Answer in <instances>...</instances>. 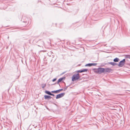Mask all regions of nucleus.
<instances>
[{
	"instance_id": "5",
	"label": "nucleus",
	"mask_w": 130,
	"mask_h": 130,
	"mask_svg": "<svg viewBox=\"0 0 130 130\" xmlns=\"http://www.w3.org/2000/svg\"><path fill=\"white\" fill-rule=\"evenodd\" d=\"M88 70V69H84L83 70H78L76 71V72L78 73H82L84 72H87Z\"/></svg>"
},
{
	"instance_id": "14",
	"label": "nucleus",
	"mask_w": 130,
	"mask_h": 130,
	"mask_svg": "<svg viewBox=\"0 0 130 130\" xmlns=\"http://www.w3.org/2000/svg\"><path fill=\"white\" fill-rule=\"evenodd\" d=\"M51 92H50V91H47V90H46L45 91V93L49 95H50L51 94Z\"/></svg>"
},
{
	"instance_id": "21",
	"label": "nucleus",
	"mask_w": 130,
	"mask_h": 130,
	"mask_svg": "<svg viewBox=\"0 0 130 130\" xmlns=\"http://www.w3.org/2000/svg\"><path fill=\"white\" fill-rule=\"evenodd\" d=\"M65 73V72H63L61 74V75H62V74H64Z\"/></svg>"
},
{
	"instance_id": "8",
	"label": "nucleus",
	"mask_w": 130,
	"mask_h": 130,
	"mask_svg": "<svg viewBox=\"0 0 130 130\" xmlns=\"http://www.w3.org/2000/svg\"><path fill=\"white\" fill-rule=\"evenodd\" d=\"M44 97L45 99L48 100L51 99L52 98V97L51 96L47 95H45L44 96Z\"/></svg>"
},
{
	"instance_id": "6",
	"label": "nucleus",
	"mask_w": 130,
	"mask_h": 130,
	"mask_svg": "<svg viewBox=\"0 0 130 130\" xmlns=\"http://www.w3.org/2000/svg\"><path fill=\"white\" fill-rule=\"evenodd\" d=\"M63 90V89H61L56 90L52 91H51V92L54 93H58L60 91Z\"/></svg>"
},
{
	"instance_id": "12",
	"label": "nucleus",
	"mask_w": 130,
	"mask_h": 130,
	"mask_svg": "<svg viewBox=\"0 0 130 130\" xmlns=\"http://www.w3.org/2000/svg\"><path fill=\"white\" fill-rule=\"evenodd\" d=\"M93 70L94 72L98 74V69H94Z\"/></svg>"
},
{
	"instance_id": "7",
	"label": "nucleus",
	"mask_w": 130,
	"mask_h": 130,
	"mask_svg": "<svg viewBox=\"0 0 130 130\" xmlns=\"http://www.w3.org/2000/svg\"><path fill=\"white\" fill-rule=\"evenodd\" d=\"M97 64V63H89L86 64L85 66L91 67L92 66H95Z\"/></svg>"
},
{
	"instance_id": "11",
	"label": "nucleus",
	"mask_w": 130,
	"mask_h": 130,
	"mask_svg": "<svg viewBox=\"0 0 130 130\" xmlns=\"http://www.w3.org/2000/svg\"><path fill=\"white\" fill-rule=\"evenodd\" d=\"M66 78V77L65 76L63 77H62L60 78H59L58 80L60 82L61 81H62L63 80H64Z\"/></svg>"
},
{
	"instance_id": "4",
	"label": "nucleus",
	"mask_w": 130,
	"mask_h": 130,
	"mask_svg": "<svg viewBox=\"0 0 130 130\" xmlns=\"http://www.w3.org/2000/svg\"><path fill=\"white\" fill-rule=\"evenodd\" d=\"M64 92L62 93L57 95L56 99H57L63 97L65 95Z\"/></svg>"
},
{
	"instance_id": "18",
	"label": "nucleus",
	"mask_w": 130,
	"mask_h": 130,
	"mask_svg": "<svg viewBox=\"0 0 130 130\" xmlns=\"http://www.w3.org/2000/svg\"><path fill=\"white\" fill-rule=\"evenodd\" d=\"M56 79H57V78H55L52 80V81L53 82H54L56 80Z\"/></svg>"
},
{
	"instance_id": "13",
	"label": "nucleus",
	"mask_w": 130,
	"mask_h": 130,
	"mask_svg": "<svg viewBox=\"0 0 130 130\" xmlns=\"http://www.w3.org/2000/svg\"><path fill=\"white\" fill-rule=\"evenodd\" d=\"M119 59L118 58H116L114 59L113 61L115 62H118L119 61Z\"/></svg>"
},
{
	"instance_id": "20",
	"label": "nucleus",
	"mask_w": 130,
	"mask_h": 130,
	"mask_svg": "<svg viewBox=\"0 0 130 130\" xmlns=\"http://www.w3.org/2000/svg\"><path fill=\"white\" fill-rule=\"evenodd\" d=\"M59 82H60L58 80L57 82V84L59 85V84H59Z\"/></svg>"
},
{
	"instance_id": "22",
	"label": "nucleus",
	"mask_w": 130,
	"mask_h": 130,
	"mask_svg": "<svg viewBox=\"0 0 130 130\" xmlns=\"http://www.w3.org/2000/svg\"><path fill=\"white\" fill-rule=\"evenodd\" d=\"M56 84V83H55L53 84V85H55V84Z\"/></svg>"
},
{
	"instance_id": "19",
	"label": "nucleus",
	"mask_w": 130,
	"mask_h": 130,
	"mask_svg": "<svg viewBox=\"0 0 130 130\" xmlns=\"http://www.w3.org/2000/svg\"><path fill=\"white\" fill-rule=\"evenodd\" d=\"M50 95H52V96H55V95L54 94H53L51 93V94Z\"/></svg>"
},
{
	"instance_id": "15",
	"label": "nucleus",
	"mask_w": 130,
	"mask_h": 130,
	"mask_svg": "<svg viewBox=\"0 0 130 130\" xmlns=\"http://www.w3.org/2000/svg\"><path fill=\"white\" fill-rule=\"evenodd\" d=\"M70 85H69L68 86H66L65 87V88H64V90H63V91H66V90H67L68 88V87L70 86Z\"/></svg>"
},
{
	"instance_id": "3",
	"label": "nucleus",
	"mask_w": 130,
	"mask_h": 130,
	"mask_svg": "<svg viewBox=\"0 0 130 130\" xmlns=\"http://www.w3.org/2000/svg\"><path fill=\"white\" fill-rule=\"evenodd\" d=\"M125 59H123L119 62L118 64V66L120 67H122L125 64Z\"/></svg>"
},
{
	"instance_id": "17",
	"label": "nucleus",
	"mask_w": 130,
	"mask_h": 130,
	"mask_svg": "<svg viewBox=\"0 0 130 130\" xmlns=\"http://www.w3.org/2000/svg\"><path fill=\"white\" fill-rule=\"evenodd\" d=\"M125 58L130 59V55H125Z\"/></svg>"
},
{
	"instance_id": "10",
	"label": "nucleus",
	"mask_w": 130,
	"mask_h": 130,
	"mask_svg": "<svg viewBox=\"0 0 130 130\" xmlns=\"http://www.w3.org/2000/svg\"><path fill=\"white\" fill-rule=\"evenodd\" d=\"M108 63L111 64L113 66H115L118 65V63L113 62H109Z\"/></svg>"
},
{
	"instance_id": "2",
	"label": "nucleus",
	"mask_w": 130,
	"mask_h": 130,
	"mask_svg": "<svg viewBox=\"0 0 130 130\" xmlns=\"http://www.w3.org/2000/svg\"><path fill=\"white\" fill-rule=\"evenodd\" d=\"M79 74L78 73L77 74H75L72 76V81H75L78 79L80 80L81 79L80 78Z\"/></svg>"
},
{
	"instance_id": "16",
	"label": "nucleus",
	"mask_w": 130,
	"mask_h": 130,
	"mask_svg": "<svg viewBox=\"0 0 130 130\" xmlns=\"http://www.w3.org/2000/svg\"><path fill=\"white\" fill-rule=\"evenodd\" d=\"M42 86V88L44 89L45 87L46 86V84H42L41 85Z\"/></svg>"
},
{
	"instance_id": "23",
	"label": "nucleus",
	"mask_w": 130,
	"mask_h": 130,
	"mask_svg": "<svg viewBox=\"0 0 130 130\" xmlns=\"http://www.w3.org/2000/svg\"><path fill=\"white\" fill-rule=\"evenodd\" d=\"M59 86L60 87H61V86H60V84H59Z\"/></svg>"
},
{
	"instance_id": "1",
	"label": "nucleus",
	"mask_w": 130,
	"mask_h": 130,
	"mask_svg": "<svg viewBox=\"0 0 130 130\" xmlns=\"http://www.w3.org/2000/svg\"><path fill=\"white\" fill-rule=\"evenodd\" d=\"M113 70L110 68H104L101 67L98 68V74H101L102 73L105 74L106 72L112 73Z\"/></svg>"
},
{
	"instance_id": "9",
	"label": "nucleus",
	"mask_w": 130,
	"mask_h": 130,
	"mask_svg": "<svg viewBox=\"0 0 130 130\" xmlns=\"http://www.w3.org/2000/svg\"><path fill=\"white\" fill-rule=\"evenodd\" d=\"M26 18L24 16L22 17V18L21 20V21L24 23H27V20H26Z\"/></svg>"
}]
</instances>
